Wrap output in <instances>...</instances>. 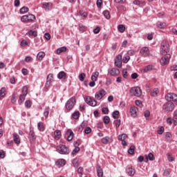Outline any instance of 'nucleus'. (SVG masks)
<instances>
[{
  "label": "nucleus",
  "mask_w": 177,
  "mask_h": 177,
  "mask_svg": "<svg viewBox=\"0 0 177 177\" xmlns=\"http://www.w3.org/2000/svg\"><path fill=\"white\" fill-rule=\"evenodd\" d=\"M173 121L174 122V125H177V110L174 112Z\"/></svg>",
  "instance_id": "obj_36"
},
{
  "label": "nucleus",
  "mask_w": 177,
  "mask_h": 177,
  "mask_svg": "<svg viewBox=\"0 0 177 177\" xmlns=\"http://www.w3.org/2000/svg\"><path fill=\"white\" fill-rule=\"evenodd\" d=\"M103 15L104 16V17H106L107 19H110L111 16H110V12H109L108 10H104L103 12Z\"/></svg>",
  "instance_id": "obj_43"
},
{
  "label": "nucleus",
  "mask_w": 177,
  "mask_h": 177,
  "mask_svg": "<svg viewBox=\"0 0 177 177\" xmlns=\"http://www.w3.org/2000/svg\"><path fill=\"white\" fill-rule=\"evenodd\" d=\"M102 111L104 114H109V108L104 107Z\"/></svg>",
  "instance_id": "obj_61"
},
{
  "label": "nucleus",
  "mask_w": 177,
  "mask_h": 177,
  "mask_svg": "<svg viewBox=\"0 0 177 177\" xmlns=\"http://www.w3.org/2000/svg\"><path fill=\"white\" fill-rule=\"evenodd\" d=\"M131 59V57L129 55H126L123 57V63H128Z\"/></svg>",
  "instance_id": "obj_46"
},
{
  "label": "nucleus",
  "mask_w": 177,
  "mask_h": 177,
  "mask_svg": "<svg viewBox=\"0 0 177 177\" xmlns=\"http://www.w3.org/2000/svg\"><path fill=\"white\" fill-rule=\"evenodd\" d=\"M118 140H121L122 146H127V139H128V136L127 134H122L118 136Z\"/></svg>",
  "instance_id": "obj_11"
},
{
  "label": "nucleus",
  "mask_w": 177,
  "mask_h": 177,
  "mask_svg": "<svg viewBox=\"0 0 177 177\" xmlns=\"http://www.w3.org/2000/svg\"><path fill=\"white\" fill-rule=\"evenodd\" d=\"M13 139L16 145H20V136H19L17 133H13Z\"/></svg>",
  "instance_id": "obj_23"
},
{
  "label": "nucleus",
  "mask_w": 177,
  "mask_h": 177,
  "mask_svg": "<svg viewBox=\"0 0 177 177\" xmlns=\"http://www.w3.org/2000/svg\"><path fill=\"white\" fill-rule=\"evenodd\" d=\"M118 30L120 32H124V31H125V26H124V25H119Z\"/></svg>",
  "instance_id": "obj_40"
},
{
  "label": "nucleus",
  "mask_w": 177,
  "mask_h": 177,
  "mask_svg": "<svg viewBox=\"0 0 177 177\" xmlns=\"http://www.w3.org/2000/svg\"><path fill=\"white\" fill-rule=\"evenodd\" d=\"M103 120L105 124H109L110 122V118L109 116H104Z\"/></svg>",
  "instance_id": "obj_54"
},
{
  "label": "nucleus",
  "mask_w": 177,
  "mask_h": 177,
  "mask_svg": "<svg viewBox=\"0 0 177 177\" xmlns=\"http://www.w3.org/2000/svg\"><path fill=\"white\" fill-rule=\"evenodd\" d=\"M73 118H74V120H78V118H80V111H75L73 113Z\"/></svg>",
  "instance_id": "obj_42"
},
{
  "label": "nucleus",
  "mask_w": 177,
  "mask_h": 177,
  "mask_svg": "<svg viewBox=\"0 0 177 177\" xmlns=\"http://www.w3.org/2000/svg\"><path fill=\"white\" fill-rule=\"evenodd\" d=\"M136 170L132 166H128L126 169V173L129 176H133L135 175Z\"/></svg>",
  "instance_id": "obj_15"
},
{
  "label": "nucleus",
  "mask_w": 177,
  "mask_h": 177,
  "mask_svg": "<svg viewBox=\"0 0 177 177\" xmlns=\"http://www.w3.org/2000/svg\"><path fill=\"white\" fill-rule=\"evenodd\" d=\"M28 93V88L25 86L22 88V95H27V94Z\"/></svg>",
  "instance_id": "obj_39"
},
{
  "label": "nucleus",
  "mask_w": 177,
  "mask_h": 177,
  "mask_svg": "<svg viewBox=\"0 0 177 177\" xmlns=\"http://www.w3.org/2000/svg\"><path fill=\"white\" fill-rule=\"evenodd\" d=\"M167 159H168V161H170V162H172V161H174L175 160L174 158V157H172L171 156V154H169V153L167 154Z\"/></svg>",
  "instance_id": "obj_62"
},
{
  "label": "nucleus",
  "mask_w": 177,
  "mask_h": 177,
  "mask_svg": "<svg viewBox=\"0 0 177 177\" xmlns=\"http://www.w3.org/2000/svg\"><path fill=\"white\" fill-rule=\"evenodd\" d=\"M169 59H171V55H168L167 56L162 57L160 60V63L162 66H165L169 63Z\"/></svg>",
  "instance_id": "obj_10"
},
{
  "label": "nucleus",
  "mask_w": 177,
  "mask_h": 177,
  "mask_svg": "<svg viewBox=\"0 0 177 177\" xmlns=\"http://www.w3.org/2000/svg\"><path fill=\"white\" fill-rule=\"evenodd\" d=\"M175 109V104L171 102H167L166 104H163L162 110L165 113H169V111H174Z\"/></svg>",
  "instance_id": "obj_4"
},
{
  "label": "nucleus",
  "mask_w": 177,
  "mask_h": 177,
  "mask_svg": "<svg viewBox=\"0 0 177 177\" xmlns=\"http://www.w3.org/2000/svg\"><path fill=\"white\" fill-rule=\"evenodd\" d=\"M30 9L27 7H23L20 9V13H26V12H28Z\"/></svg>",
  "instance_id": "obj_45"
},
{
  "label": "nucleus",
  "mask_w": 177,
  "mask_h": 177,
  "mask_svg": "<svg viewBox=\"0 0 177 177\" xmlns=\"http://www.w3.org/2000/svg\"><path fill=\"white\" fill-rule=\"evenodd\" d=\"M57 165H59V167H64L66 165V160L59 159L56 162Z\"/></svg>",
  "instance_id": "obj_29"
},
{
  "label": "nucleus",
  "mask_w": 177,
  "mask_h": 177,
  "mask_svg": "<svg viewBox=\"0 0 177 177\" xmlns=\"http://www.w3.org/2000/svg\"><path fill=\"white\" fill-rule=\"evenodd\" d=\"M94 34H99L100 32V27H97L93 30Z\"/></svg>",
  "instance_id": "obj_63"
},
{
  "label": "nucleus",
  "mask_w": 177,
  "mask_h": 177,
  "mask_svg": "<svg viewBox=\"0 0 177 177\" xmlns=\"http://www.w3.org/2000/svg\"><path fill=\"white\" fill-rule=\"evenodd\" d=\"M130 93L131 95H133V96H137L139 97L140 96H142V89H140V87H133L130 89Z\"/></svg>",
  "instance_id": "obj_5"
},
{
  "label": "nucleus",
  "mask_w": 177,
  "mask_h": 177,
  "mask_svg": "<svg viewBox=\"0 0 177 177\" xmlns=\"http://www.w3.org/2000/svg\"><path fill=\"white\" fill-rule=\"evenodd\" d=\"M85 102L88 104V106H91L92 107H95L96 104H97V102L96 100L92 99L90 96H87L85 97Z\"/></svg>",
  "instance_id": "obj_8"
},
{
  "label": "nucleus",
  "mask_w": 177,
  "mask_h": 177,
  "mask_svg": "<svg viewBox=\"0 0 177 177\" xmlns=\"http://www.w3.org/2000/svg\"><path fill=\"white\" fill-rule=\"evenodd\" d=\"M101 142L103 145H109V143H111V142H113V140L110 139V137L106 136L101 139Z\"/></svg>",
  "instance_id": "obj_17"
},
{
  "label": "nucleus",
  "mask_w": 177,
  "mask_h": 177,
  "mask_svg": "<svg viewBox=\"0 0 177 177\" xmlns=\"http://www.w3.org/2000/svg\"><path fill=\"white\" fill-rule=\"evenodd\" d=\"M120 115V111H115L112 113V115L115 120H117L118 118L117 115Z\"/></svg>",
  "instance_id": "obj_47"
},
{
  "label": "nucleus",
  "mask_w": 177,
  "mask_h": 177,
  "mask_svg": "<svg viewBox=\"0 0 177 177\" xmlns=\"http://www.w3.org/2000/svg\"><path fill=\"white\" fill-rule=\"evenodd\" d=\"M44 117H48L49 115V107H46L44 112Z\"/></svg>",
  "instance_id": "obj_52"
},
{
  "label": "nucleus",
  "mask_w": 177,
  "mask_h": 177,
  "mask_svg": "<svg viewBox=\"0 0 177 177\" xmlns=\"http://www.w3.org/2000/svg\"><path fill=\"white\" fill-rule=\"evenodd\" d=\"M140 55L142 56V57H147L149 55H150V50L147 47H142L140 51Z\"/></svg>",
  "instance_id": "obj_9"
},
{
  "label": "nucleus",
  "mask_w": 177,
  "mask_h": 177,
  "mask_svg": "<svg viewBox=\"0 0 177 177\" xmlns=\"http://www.w3.org/2000/svg\"><path fill=\"white\" fill-rule=\"evenodd\" d=\"M66 50H67V47L63 46V47L59 48L57 50L56 53L57 55H60V53H63V52H66Z\"/></svg>",
  "instance_id": "obj_28"
},
{
  "label": "nucleus",
  "mask_w": 177,
  "mask_h": 177,
  "mask_svg": "<svg viewBox=\"0 0 177 177\" xmlns=\"http://www.w3.org/2000/svg\"><path fill=\"white\" fill-rule=\"evenodd\" d=\"M72 163H73V167H78V159H77V158L73 159L72 161Z\"/></svg>",
  "instance_id": "obj_50"
},
{
  "label": "nucleus",
  "mask_w": 177,
  "mask_h": 177,
  "mask_svg": "<svg viewBox=\"0 0 177 177\" xmlns=\"http://www.w3.org/2000/svg\"><path fill=\"white\" fill-rule=\"evenodd\" d=\"M75 103H77L75 97H71L66 103V105H65L66 110H67V111H70V110H73V109H74V106H75Z\"/></svg>",
  "instance_id": "obj_1"
},
{
  "label": "nucleus",
  "mask_w": 177,
  "mask_h": 177,
  "mask_svg": "<svg viewBox=\"0 0 177 177\" xmlns=\"http://www.w3.org/2000/svg\"><path fill=\"white\" fill-rule=\"evenodd\" d=\"M165 99L167 102H176L177 104V95L174 93H169L165 95Z\"/></svg>",
  "instance_id": "obj_6"
},
{
  "label": "nucleus",
  "mask_w": 177,
  "mask_h": 177,
  "mask_svg": "<svg viewBox=\"0 0 177 177\" xmlns=\"http://www.w3.org/2000/svg\"><path fill=\"white\" fill-rule=\"evenodd\" d=\"M57 78L59 80H66L67 78V74L64 71H61L58 73Z\"/></svg>",
  "instance_id": "obj_20"
},
{
  "label": "nucleus",
  "mask_w": 177,
  "mask_h": 177,
  "mask_svg": "<svg viewBox=\"0 0 177 177\" xmlns=\"http://www.w3.org/2000/svg\"><path fill=\"white\" fill-rule=\"evenodd\" d=\"M31 102L30 100H26L25 102V107H26L27 109H30V107H31Z\"/></svg>",
  "instance_id": "obj_51"
},
{
  "label": "nucleus",
  "mask_w": 177,
  "mask_h": 177,
  "mask_svg": "<svg viewBox=\"0 0 177 177\" xmlns=\"http://www.w3.org/2000/svg\"><path fill=\"white\" fill-rule=\"evenodd\" d=\"M156 26L158 28H165L166 24L164 22L158 21L157 22Z\"/></svg>",
  "instance_id": "obj_34"
},
{
  "label": "nucleus",
  "mask_w": 177,
  "mask_h": 177,
  "mask_svg": "<svg viewBox=\"0 0 177 177\" xmlns=\"http://www.w3.org/2000/svg\"><path fill=\"white\" fill-rule=\"evenodd\" d=\"M97 176L99 177L103 176V169H102L100 166L97 167Z\"/></svg>",
  "instance_id": "obj_31"
},
{
  "label": "nucleus",
  "mask_w": 177,
  "mask_h": 177,
  "mask_svg": "<svg viewBox=\"0 0 177 177\" xmlns=\"http://www.w3.org/2000/svg\"><path fill=\"white\" fill-rule=\"evenodd\" d=\"M165 136L167 140H171L172 139V134L169 132L165 133Z\"/></svg>",
  "instance_id": "obj_38"
},
{
  "label": "nucleus",
  "mask_w": 177,
  "mask_h": 177,
  "mask_svg": "<svg viewBox=\"0 0 177 177\" xmlns=\"http://www.w3.org/2000/svg\"><path fill=\"white\" fill-rule=\"evenodd\" d=\"M53 4L52 3H43V8L45 10H50Z\"/></svg>",
  "instance_id": "obj_22"
},
{
  "label": "nucleus",
  "mask_w": 177,
  "mask_h": 177,
  "mask_svg": "<svg viewBox=\"0 0 177 177\" xmlns=\"http://www.w3.org/2000/svg\"><path fill=\"white\" fill-rule=\"evenodd\" d=\"M97 77H99V72H93L91 75V81H97Z\"/></svg>",
  "instance_id": "obj_27"
},
{
  "label": "nucleus",
  "mask_w": 177,
  "mask_h": 177,
  "mask_svg": "<svg viewBox=\"0 0 177 177\" xmlns=\"http://www.w3.org/2000/svg\"><path fill=\"white\" fill-rule=\"evenodd\" d=\"M122 75L124 78H127L128 77V71H127V69H123L122 71Z\"/></svg>",
  "instance_id": "obj_55"
},
{
  "label": "nucleus",
  "mask_w": 177,
  "mask_h": 177,
  "mask_svg": "<svg viewBox=\"0 0 177 177\" xmlns=\"http://www.w3.org/2000/svg\"><path fill=\"white\" fill-rule=\"evenodd\" d=\"M147 158L150 161H154V160H156V158L154 157V155L152 153H149L148 154Z\"/></svg>",
  "instance_id": "obj_44"
},
{
  "label": "nucleus",
  "mask_w": 177,
  "mask_h": 177,
  "mask_svg": "<svg viewBox=\"0 0 177 177\" xmlns=\"http://www.w3.org/2000/svg\"><path fill=\"white\" fill-rule=\"evenodd\" d=\"M102 3H103L102 0H97L96 5H97V8H102Z\"/></svg>",
  "instance_id": "obj_56"
},
{
  "label": "nucleus",
  "mask_w": 177,
  "mask_h": 177,
  "mask_svg": "<svg viewBox=\"0 0 177 177\" xmlns=\"http://www.w3.org/2000/svg\"><path fill=\"white\" fill-rule=\"evenodd\" d=\"M115 65L121 68L122 67V56L121 55H118L115 58Z\"/></svg>",
  "instance_id": "obj_7"
},
{
  "label": "nucleus",
  "mask_w": 177,
  "mask_h": 177,
  "mask_svg": "<svg viewBox=\"0 0 177 177\" xmlns=\"http://www.w3.org/2000/svg\"><path fill=\"white\" fill-rule=\"evenodd\" d=\"M78 151H80V147H76L73 151H72V154L74 155V154H76V153H78Z\"/></svg>",
  "instance_id": "obj_60"
},
{
  "label": "nucleus",
  "mask_w": 177,
  "mask_h": 177,
  "mask_svg": "<svg viewBox=\"0 0 177 177\" xmlns=\"http://www.w3.org/2000/svg\"><path fill=\"white\" fill-rule=\"evenodd\" d=\"M138 107L136 106H131L130 108V114L131 115V117H133L135 118V117L138 116Z\"/></svg>",
  "instance_id": "obj_16"
},
{
  "label": "nucleus",
  "mask_w": 177,
  "mask_h": 177,
  "mask_svg": "<svg viewBox=\"0 0 177 177\" xmlns=\"http://www.w3.org/2000/svg\"><path fill=\"white\" fill-rule=\"evenodd\" d=\"M29 139L34 142L37 139V136H35V132H34V129H30L29 132Z\"/></svg>",
  "instance_id": "obj_19"
},
{
  "label": "nucleus",
  "mask_w": 177,
  "mask_h": 177,
  "mask_svg": "<svg viewBox=\"0 0 177 177\" xmlns=\"http://www.w3.org/2000/svg\"><path fill=\"white\" fill-rule=\"evenodd\" d=\"M28 34H29V35H32V36H33V37H37V31H32V30H30L29 32H28Z\"/></svg>",
  "instance_id": "obj_53"
},
{
  "label": "nucleus",
  "mask_w": 177,
  "mask_h": 177,
  "mask_svg": "<svg viewBox=\"0 0 177 177\" xmlns=\"http://www.w3.org/2000/svg\"><path fill=\"white\" fill-rule=\"evenodd\" d=\"M158 88H153V91L151 92V96H153V97H156L158 95Z\"/></svg>",
  "instance_id": "obj_33"
},
{
  "label": "nucleus",
  "mask_w": 177,
  "mask_h": 177,
  "mask_svg": "<svg viewBox=\"0 0 177 177\" xmlns=\"http://www.w3.org/2000/svg\"><path fill=\"white\" fill-rule=\"evenodd\" d=\"M158 133L159 135H162V133H164V127H160V129L158 130Z\"/></svg>",
  "instance_id": "obj_58"
},
{
  "label": "nucleus",
  "mask_w": 177,
  "mask_h": 177,
  "mask_svg": "<svg viewBox=\"0 0 177 177\" xmlns=\"http://www.w3.org/2000/svg\"><path fill=\"white\" fill-rule=\"evenodd\" d=\"M129 154H133L135 153V146L131 145L128 150Z\"/></svg>",
  "instance_id": "obj_41"
},
{
  "label": "nucleus",
  "mask_w": 177,
  "mask_h": 177,
  "mask_svg": "<svg viewBox=\"0 0 177 177\" xmlns=\"http://www.w3.org/2000/svg\"><path fill=\"white\" fill-rule=\"evenodd\" d=\"M160 52L162 55H167L169 52V44L167 40H163L160 46Z\"/></svg>",
  "instance_id": "obj_2"
},
{
  "label": "nucleus",
  "mask_w": 177,
  "mask_h": 177,
  "mask_svg": "<svg viewBox=\"0 0 177 177\" xmlns=\"http://www.w3.org/2000/svg\"><path fill=\"white\" fill-rule=\"evenodd\" d=\"M163 176L166 177H169L171 176V172H169L168 169H165L163 171Z\"/></svg>",
  "instance_id": "obj_49"
},
{
  "label": "nucleus",
  "mask_w": 177,
  "mask_h": 177,
  "mask_svg": "<svg viewBox=\"0 0 177 177\" xmlns=\"http://www.w3.org/2000/svg\"><path fill=\"white\" fill-rule=\"evenodd\" d=\"M114 124L116 127V128H120V126L121 125V120H116L114 121Z\"/></svg>",
  "instance_id": "obj_48"
},
{
  "label": "nucleus",
  "mask_w": 177,
  "mask_h": 177,
  "mask_svg": "<svg viewBox=\"0 0 177 177\" xmlns=\"http://www.w3.org/2000/svg\"><path fill=\"white\" fill-rule=\"evenodd\" d=\"M26 95L24 94H21L19 95V104H23V102H24V100H26Z\"/></svg>",
  "instance_id": "obj_32"
},
{
  "label": "nucleus",
  "mask_w": 177,
  "mask_h": 177,
  "mask_svg": "<svg viewBox=\"0 0 177 177\" xmlns=\"http://www.w3.org/2000/svg\"><path fill=\"white\" fill-rule=\"evenodd\" d=\"M66 135H67V140H68V142L73 140L74 138V133L73 132V131L68 130L66 131Z\"/></svg>",
  "instance_id": "obj_18"
},
{
  "label": "nucleus",
  "mask_w": 177,
  "mask_h": 177,
  "mask_svg": "<svg viewBox=\"0 0 177 177\" xmlns=\"http://www.w3.org/2000/svg\"><path fill=\"white\" fill-rule=\"evenodd\" d=\"M171 71H177V65H173L170 67Z\"/></svg>",
  "instance_id": "obj_64"
},
{
  "label": "nucleus",
  "mask_w": 177,
  "mask_h": 177,
  "mask_svg": "<svg viewBox=\"0 0 177 177\" xmlns=\"http://www.w3.org/2000/svg\"><path fill=\"white\" fill-rule=\"evenodd\" d=\"M6 95V88L5 87H2L0 90V99H3Z\"/></svg>",
  "instance_id": "obj_25"
},
{
  "label": "nucleus",
  "mask_w": 177,
  "mask_h": 177,
  "mask_svg": "<svg viewBox=\"0 0 177 177\" xmlns=\"http://www.w3.org/2000/svg\"><path fill=\"white\" fill-rule=\"evenodd\" d=\"M153 70V65H147L142 70V73H149V71H151Z\"/></svg>",
  "instance_id": "obj_24"
},
{
  "label": "nucleus",
  "mask_w": 177,
  "mask_h": 177,
  "mask_svg": "<svg viewBox=\"0 0 177 177\" xmlns=\"http://www.w3.org/2000/svg\"><path fill=\"white\" fill-rule=\"evenodd\" d=\"M106 95V91L104 89L101 88L98 93H95V97L97 99V100H100L104 96Z\"/></svg>",
  "instance_id": "obj_13"
},
{
  "label": "nucleus",
  "mask_w": 177,
  "mask_h": 177,
  "mask_svg": "<svg viewBox=\"0 0 177 177\" xmlns=\"http://www.w3.org/2000/svg\"><path fill=\"white\" fill-rule=\"evenodd\" d=\"M109 74L112 77H117V75H120V70L115 68H113L109 70Z\"/></svg>",
  "instance_id": "obj_14"
},
{
  "label": "nucleus",
  "mask_w": 177,
  "mask_h": 177,
  "mask_svg": "<svg viewBox=\"0 0 177 177\" xmlns=\"http://www.w3.org/2000/svg\"><path fill=\"white\" fill-rule=\"evenodd\" d=\"M44 57H45V53L43 51H40L37 55V59L39 61L42 60Z\"/></svg>",
  "instance_id": "obj_30"
},
{
  "label": "nucleus",
  "mask_w": 177,
  "mask_h": 177,
  "mask_svg": "<svg viewBox=\"0 0 177 177\" xmlns=\"http://www.w3.org/2000/svg\"><path fill=\"white\" fill-rule=\"evenodd\" d=\"M55 135V139L56 140H59L60 139V137L62 136V132L59 130H57L54 132Z\"/></svg>",
  "instance_id": "obj_26"
},
{
  "label": "nucleus",
  "mask_w": 177,
  "mask_h": 177,
  "mask_svg": "<svg viewBox=\"0 0 177 177\" xmlns=\"http://www.w3.org/2000/svg\"><path fill=\"white\" fill-rule=\"evenodd\" d=\"M79 79H80V81L83 82L84 80H85V73H81V74L79 75Z\"/></svg>",
  "instance_id": "obj_57"
},
{
  "label": "nucleus",
  "mask_w": 177,
  "mask_h": 177,
  "mask_svg": "<svg viewBox=\"0 0 177 177\" xmlns=\"http://www.w3.org/2000/svg\"><path fill=\"white\" fill-rule=\"evenodd\" d=\"M26 17H28V21H29V23L35 20V15H34L29 14L28 15H26Z\"/></svg>",
  "instance_id": "obj_35"
},
{
  "label": "nucleus",
  "mask_w": 177,
  "mask_h": 177,
  "mask_svg": "<svg viewBox=\"0 0 177 177\" xmlns=\"http://www.w3.org/2000/svg\"><path fill=\"white\" fill-rule=\"evenodd\" d=\"M53 82V74L50 73L48 75L46 82V88H49L50 86V84Z\"/></svg>",
  "instance_id": "obj_12"
},
{
  "label": "nucleus",
  "mask_w": 177,
  "mask_h": 177,
  "mask_svg": "<svg viewBox=\"0 0 177 177\" xmlns=\"http://www.w3.org/2000/svg\"><path fill=\"white\" fill-rule=\"evenodd\" d=\"M37 129H38L40 132H44V131H45V124H44V122H39L37 124Z\"/></svg>",
  "instance_id": "obj_21"
},
{
  "label": "nucleus",
  "mask_w": 177,
  "mask_h": 177,
  "mask_svg": "<svg viewBox=\"0 0 177 177\" xmlns=\"http://www.w3.org/2000/svg\"><path fill=\"white\" fill-rule=\"evenodd\" d=\"M57 153L59 154H70V149L64 145H59L56 147Z\"/></svg>",
  "instance_id": "obj_3"
},
{
  "label": "nucleus",
  "mask_w": 177,
  "mask_h": 177,
  "mask_svg": "<svg viewBox=\"0 0 177 177\" xmlns=\"http://www.w3.org/2000/svg\"><path fill=\"white\" fill-rule=\"evenodd\" d=\"M91 132H92V129H91V127H86L85 129H84V133H91Z\"/></svg>",
  "instance_id": "obj_59"
},
{
  "label": "nucleus",
  "mask_w": 177,
  "mask_h": 177,
  "mask_svg": "<svg viewBox=\"0 0 177 177\" xmlns=\"http://www.w3.org/2000/svg\"><path fill=\"white\" fill-rule=\"evenodd\" d=\"M21 21H22V23H29L27 15L22 16L21 18Z\"/></svg>",
  "instance_id": "obj_37"
}]
</instances>
